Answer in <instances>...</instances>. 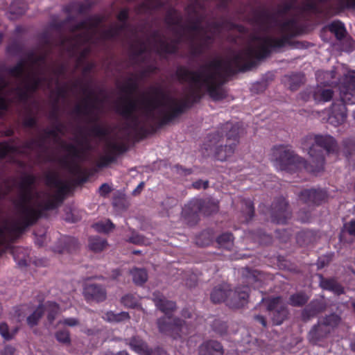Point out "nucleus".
<instances>
[{"label":"nucleus","instance_id":"nucleus-61","mask_svg":"<svg viewBox=\"0 0 355 355\" xmlns=\"http://www.w3.org/2000/svg\"><path fill=\"white\" fill-rule=\"evenodd\" d=\"M1 335L3 337L4 340H9L13 338V336L15 334H1Z\"/></svg>","mask_w":355,"mask_h":355},{"label":"nucleus","instance_id":"nucleus-9","mask_svg":"<svg viewBox=\"0 0 355 355\" xmlns=\"http://www.w3.org/2000/svg\"><path fill=\"white\" fill-rule=\"evenodd\" d=\"M292 212L289 208L288 202L285 198H277L271 205L270 217L276 224H286L291 218Z\"/></svg>","mask_w":355,"mask_h":355},{"label":"nucleus","instance_id":"nucleus-14","mask_svg":"<svg viewBox=\"0 0 355 355\" xmlns=\"http://www.w3.org/2000/svg\"><path fill=\"white\" fill-rule=\"evenodd\" d=\"M199 355H223L224 349L221 343L215 340L204 341L198 347Z\"/></svg>","mask_w":355,"mask_h":355},{"label":"nucleus","instance_id":"nucleus-34","mask_svg":"<svg viewBox=\"0 0 355 355\" xmlns=\"http://www.w3.org/2000/svg\"><path fill=\"white\" fill-rule=\"evenodd\" d=\"M107 320L110 322H121L129 318V314L127 312H121L114 313L112 311H108L106 313Z\"/></svg>","mask_w":355,"mask_h":355},{"label":"nucleus","instance_id":"nucleus-8","mask_svg":"<svg viewBox=\"0 0 355 355\" xmlns=\"http://www.w3.org/2000/svg\"><path fill=\"white\" fill-rule=\"evenodd\" d=\"M267 310L272 312V321L273 324L279 325L288 319L289 311L280 296L263 299Z\"/></svg>","mask_w":355,"mask_h":355},{"label":"nucleus","instance_id":"nucleus-5","mask_svg":"<svg viewBox=\"0 0 355 355\" xmlns=\"http://www.w3.org/2000/svg\"><path fill=\"white\" fill-rule=\"evenodd\" d=\"M341 102L334 103L331 107V112L328 117V122L334 126H338L343 124L347 119V107L344 102L349 98L348 94L352 95L355 92V77L347 76L340 85Z\"/></svg>","mask_w":355,"mask_h":355},{"label":"nucleus","instance_id":"nucleus-49","mask_svg":"<svg viewBox=\"0 0 355 355\" xmlns=\"http://www.w3.org/2000/svg\"><path fill=\"white\" fill-rule=\"evenodd\" d=\"M111 191H112L111 187H110L109 184H107L106 183L103 184L99 188V193H100V195L102 196H105L106 195L110 193L111 192Z\"/></svg>","mask_w":355,"mask_h":355},{"label":"nucleus","instance_id":"nucleus-22","mask_svg":"<svg viewBox=\"0 0 355 355\" xmlns=\"http://www.w3.org/2000/svg\"><path fill=\"white\" fill-rule=\"evenodd\" d=\"M309 300V297L304 291H300L291 295L288 304L294 307H302Z\"/></svg>","mask_w":355,"mask_h":355},{"label":"nucleus","instance_id":"nucleus-35","mask_svg":"<svg viewBox=\"0 0 355 355\" xmlns=\"http://www.w3.org/2000/svg\"><path fill=\"white\" fill-rule=\"evenodd\" d=\"M121 303L130 308H135L138 304L137 298L132 294H127L121 297Z\"/></svg>","mask_w":355,"mask_h":355},{"label":"nucleus","instance_id":"nucleus-27","mask_svg":"<svg viewBox=\"0 0 355 355\" xmlns=\"http://www.w3.org/2000/svg\"><path fill=\"white\" fill-rule=\"evenodd\" d=\"M107 245V241L100 237H91L89 239V249L95 252H98L103 250Z\"/></svg>","mask_w":355,"mask_h":355},{"label":"nucleus","instance_id":"nucleus-31","mask_svg":"<svg viewBox=\"0 0 355 355\" xmlns=\"http://www.w3.org/2000/svg\"><path fill=\"white\" fill-rule=\"evenodd\" d=\"M93 227L101 233H109L112 231L114 228V225L110 220H107L105 222H99L93 225Z\"/></svg>","mask_w":355,"mask_h":355},{"label":"nucleus","instance_id":"nucleus-63","mask_svg":"<svg viewBox=\"0 0 355 355\" xmlns=\"http://www.w3.org/2000/svg\"><path fill=\"white\" fill-rule=\"evenodd\" d=\"M294 46L296 47V48H302L304 47V45L302 42H296L295 44H293Z\"/></svg>","mask_w":355,"mask_h":355},{"label":"nucleus","instance_id":"nucleus-1","mask_svg":"<svg viewBox=\"0 0 355 355\" xmlns=\"http://www.w3.org/2000/svg\"><path fill=\"white\" fill-rule=\"evenodd\" d=\"M249 20L259 32L251 35L248 46L225 59L216 58L200 64L196 71L186 67H178L176 76L181 83L189 85L178 94L171 95L160 85H153L142 93L139 98L132 95L137 90L141 78L154 73L156 68L147 65L140 74H132L118 85L123 94L116 101V112L125 119L115 138L107 140L105 155L98 162L99 167H105L116 159L117 153L124 151L123 141L157 121L160 126L173 120L184 112L202 96L205 89L215 101L226 98L227 92L222 87L226 76L236 71L251 70L256 60L267 57L271 50L280 49L286 44H291L290 38L295 35L297 20L294 18L283 22L277 15L265 8L252 10Z\"/></svg>","mask_w":355,"mask_h":355},{"label":"nucleus","instance_id":"nucleus-17","mask_svg":"<svg viewBox=\"0 0 355 355\" xmlns=\"http://www.w3.org/2000/svg\"><path fill=\"white\" fill-rule=\"evenodd\" d=\"M58 242L63 246L61 248L59 246H55L54 250L59 253L73 252L78 248V242L73 237L65 236L60 239Z\"/></svg>","mask_w":355,"mask_h":355},{"label":"nucleus","instance_id":"nucleus-59","mask_svg":"<svg viewBox=\"0 0 355 355\" xmlns=\"http://www.w3.org/2000/svg\"><path fill=\"white\" fill-rule=\"evenodd\" d=\"M182 315L184 318H190L191 317V313L189 312V311L188 309H186L182 310Z\"/></svg>","mask_w":355,"mask_h":355},{"label":"nucleus","instance_id":"nucleus-36","mask_svg":"<svg viewBox=\"0 0 355 355\" xmlns=\"http://www.w3.org/2000/svg\"><path fill=\"white\" fill-rule=\"evenodd\" d=\"M243 203L245 206V207L243 209V211L245 213V214H246L245 220L248 221V220L252 219V218L254 216V205H253V203L250 200H245L243 201Z\"/></svg>","mask_w":355,"mask_h":355},{"label":"nucleus","instance_id":"nucleus-55","mask_svg":"<svg viewBox=\"0 0 355 355\" xmlns=\"http://www.w3.org/2000/svg\"><path fill=\"white\" fill-rule=\"evenodd\" d=\"M343 145L346 149L349 148L351 147L355 148V141L352 139H345L343 141Z\"/></svg>","mask_w":355,"mask_h":355},{"label":"nucleus","instance_id":"nucleus-18","mask_svg":"<svg viewBox=\"0 0 355 355\" xmlns=\"http://www.w3.org/2000/svg\"><path fill=\"white\" fill-rule=\"evenodd\" d=\"M230 292V288L227 285L216 286L210 294V298L213 303L218 304L223 302L227 303V299Z\"/></svg>","mask_w":355,"mask_h":355},{"label":"nucleus","instance_id":"nucleus-54","mask_svg":"<svg viewBox=\"0 0 355 355\" xmlns=\"http://www.w3.org/2000/svg\"><path fill=\"white\" fill-rule=\"evenodd\" d=\"M312 91V89H310L307 91H305L304 92H302L300 94V96H301V98L304 101H307L311 96H312V94L311 93Z\"/></svg>","mask_w":355,"mask_h":355},{"label":"nucleus","instance_id":"nucleus-38","mask_svg":"<svg viewBox=\"0 0 355 355\" xmlns=\"http://www.w3.org/2000/svg\"><path fill=\"white\" fill-rule=\"evenodd\" d=\"M340 318L336 314H331L323 320V324L326 326L334 327L339 324Z\"/></svg>","mask_w":355,"mask_h":355},{"label":"nucleus","instance_id":"nucleus-12","mask_svg":"<svg viewBox=\"0 0 355 355\" xmlns=\"http://www.w3.org/2000/svg\"><path fill=\"white\" fill-rule=\"evenodd\" d=\"M326 309L327 304L324 300H313L302 311V320L306 322L324 311Z\"/></svg>","mask_w":355,"mask_h":355},{"label":"nucleus","instance_id":"nucleus-3","mask_svg":"<svg viewBox=\"0 0 355 355\" xmlns=\"http://www.w3.org/2000/svg\"><path fill=\"white\" fill-rule=\"evenodd\" d=\"M239 135L237 125L226 123L220 130L209 135L204 149L208 156L219 162H226L235 153L239 144Z\"/></svg>","mask_w":355,"mask_h":355},{"label":"nucleus","instance_id":"nucleus-62","mask_svg":"<svg viewBox=\"0 0 355 355\" xmlns=\"http://www.w3.org/2000/svg\"><path fill=\"white\" fill-rule=\"evenodd\" d=\"M144 186V182H141L137 187V188L134 191V193H136L137 191H141L143 187Z\"/></svg>","mask_w":355,"mask_h":355},{"label":"nucleus","instance_id":"nucleus-19","mask_svg":"<svg viewBox=\"0 0 355 355\" xmlns=\"http://www.w3.org/2000/svg\"><path fill=\"white\" fill-rule=\"evenodd\" d=\"M320 278L322 288L331 291L338 295L344 293V288L335 279L324 278L322 275H320Z\"/></svg>","mask_w":355,"mask_h":355},{"label":"nucleus","instance_id":"nucleus-48","mask_svg":"<svg viewBox=\"0 0 355 355\" xmlns=\"http://www.w3.org/2000/svg\"><path fill=\"white\" fill-rule=\"evenodd\" d=\"M272 238L270 235L263 233L260 236L259 243L262 245H268L272 243Z\"/></svg>","mask_w":355,"mask_h":355},{"label":"nucleus","instance_id":"nucleus-46","mask_svg":"<svg viewBox=\"0 0 355 355\" xmlns=\"http://www.w3.org/2000/svg\"><path fill=\"white\" fill-rule=\"evenodd\" d=\"M192 187L196 189H200L201 188L206 189L209 187V181L208 180L204 181L202 180H198L193 182Z\"/></svg>","mask_w":355,"mask_h":355},{"label":"nucleus","instance_id":"nucleus-64","mask_svg":"<svg viewBox=\"0 0 355 355\" xmlns=\"http://www.w3.org/2000/svg\"><path fill=\"white\" fill-rule=\"evenodd\" d=\"M18 264L20 266H25L27 265L26 263V260L24 259H21L19 261Z\"/></svg>","mask_w":355,"mask_h":355},{"label":"nucleus","instance_id":"nucleus-45","mask_svg":"<svg viewBox=\"0 0 355 355\" xmlns=\"http://www.w3.org/2000/svg\"><path fill=\"white\" fill-rule=\"evenodd\" d=\"M343 228L349 235L355 236V220L345 223Z\"/></svg>","mask_w":355,"mask_h":355},{"label":"nucleus","instance_id":"nucleus-6","mask_svg":"<svg viewBox=\"0 0 355 355\" xmlns=\"http://www.w3.org/2000/svg\"><path fill=\"white\" fill-rule=\"evenodd\" d=\"M271 159L276 168L281 171H291L301 165L306 168L308 164V162L295 154L287 145L274 146L271 148Z\"/></svg>","mask_w":355,"mask_h":355},{"label":"nucleus","instance_id":"nucleus-37","mask_svg":"<svg viewBox=\"0 0 355 355\" xmlns=\"http://www.w3.org/2000/svg\"><path fill=\"white\" fill-rule=\"evenodd\" d=\"M129 243L135 245H148V241L144 236L133 232L132 236L127 240Z\"/></svg>","mask_w":355,"mask_h":355},{"label":"nucleus","instance_id":"nucleus-53","mask_svg":"<svg viewBox=\"0 0 355 355\" xmlns=\"http://www.w3.org/2000/svg\"><path fill=\"white\" fill-rule=\"evenodd\" d=\"M254 320L257 322H259L263 327H266L267 322H266L265 317L260 315H257L254 316Z\"/></svg>","mask_w":355,"mask_h":355},{"label":"nucleus","instance_id":"nucleus-60","mask_svg":"<svg viewBox=\"0 0 355 355\" xmlns=\"http://www.w3.org/2000/svg\"><path fill=\"white\" fill-rule=\"evenodd\" d=\"M232 299H238V296L236 295H235V293H234V291H232L230 288V292H229L228 297H227V300H232Z\"/></svg>","mask_w":355,"mask_h":355},{"label":"nucleus","instance_id":"nucleus-4","mask_svg":"<svg viewBox=\"0 0 355 355\" xmlns=\"http://www.w3.org/2000/svg\"><path fill=\"white\" fill-rule=\"evenodd\" d=\"M301 144L309 155L306 169L313 173L323 171L324 168V154L322 150L318 149V147L322 148L328 155L338 151L336 139L329 135H309L302 139Z\"/></svg>","mask_w":355,"mask_h":355},{"label":"nucleus","instance_id":"nucleus-52","mask_svg":"<svg viewBox=\"0 0 355 355\" xmlns=\"http://www.w3.org/2000/svg\"><path fill=\"white\" fill-rule=\"evenodd\" d=\"M56 339L63 343H69L70 342V334H55Z\"/></svg>","mask_w":355,"mask_h":355},{"label":"nucleus","instance_id":"nucleus-40","mask_svg":"<svg viewBox=\"0 0 355 355\" xmlns=\"http://www.w3.org/2000/svg\"><path fill=\"white\" fill-rule=\"evenodd\" d=\"M171 324L173 328V329H171V331H182L186 323L184 320L179 318H175L173 320L171 319Z\"/></svg>","mask_w":355,"mask_h":355},{"label":"nucleus","instance_id":"nucleus-2","mask_svg":"<svg viewBox=\"0 0 355 355\" xmlns=\"http://www.w3.org/2000/svg\"><path fill=\"white\" fill-rule=\"evenodd\" d=\"M64 124L58 121L54 122L52 129H44L37 138L27 141L22 146L10 145L7 142H1L0 143V158L18 152H34L39 158H41L50 148L55 145H60L67 152V155L62 159V165L72 175L79 177L83 174V170L78 162L84 159L85 152L82 148L73 144H67L61 139L60 135H64Z\"/></svg>","mask_w":355,"mask_h":355},{"label":"nucleus","instance_id":"nucleus-44","mask_svg":"<svg viewBox=\"0 0 355 355\" xmlns=\"http://www.w3.org/2000/svg\"><path fill=\"white\" fill-rule=\"evenodd\" d=\"M49 306L51 308V311L48 313L47 319L50 323H52L58 312L59 306L56 303H51Z\"/></svg>","mask_w":355,"mask_h":355},{"label":"nucleus","instance_id":"nucleus-58","mask_svg":"<svg viewBox=\"0 0 355 355\" xmlns=\"http://www.w3.org/2000/svg\"><path fill=\"white\" fill-rule=\"evenodd\" d=\"M94 67L93 64H88L87 66L85 67L83 69V73L84 76H85L87 73H89Z\"/></svg>","mask_w":355,"mask_h":355},{"label":"nucleus","instance_id":"nucleus-10","mask_svg":"<svg viewBox=\"0 0 355 355\" xmlns=\"http://www.w3.org/2000/svg\"><path fill=\"white\" fill-rule=\"evenodd\" d=\"M326 191L322 189H304L299 194L300 200L309 205H319L327 199Z\"/></svg>","mask_w":355,"mask_h":355},{"label":"nucleus","instance_id":"nucleus-7","mask_svg":"<svg viewBox=\"0 0 355 355\" xmlns=\"http://www.w3.org/2000/svg\"><path fill=\"white\" fill-rule=\"evenodd\" d=\"M219 210L218 202L213 199H194L185 206L183 214L187 218H193L194 221L198 220V214L202 213L209 216L217 213Z\"/></svg>","mask_w":355,"mask_h":355},{"label":"nucleus","instance_id":"nucleus-11","mask_svg":"<svg viewBox=\"0 0 355 355\" xmlns=\"http://www.w3.org/2000/svg\"><path fill=\"white\" fill-rule=\"evenodd\" d=\"M83 295L86 300L101 302L107 298L105 288L98 284H87L83 289Z\"/></svg>","mask_w":355,"mask_h":355},{"label":"nucleus","instance_id":"nucleus-16","mask_svg":"<svg viewBox=\"0 0 355 355\" xmlns=\"http://www.w3.org/2000/svg\"><path fill=\"white\" fill-rule=\"evenodd\" d=\"M311 93L312 94L313 98L317 103L330 101L334 94V92L332 89L322 85H317L312 88Z\"/></svg>","mask_w":355,"mask_h":355},{"label":"nucleus","instance_id":"nucleus-20","mask_svg":"<svg viewBox=\"0 0 355 355\" xmlns=\"http://www.w3.org/2000/svg\"><path fill=\"white\" fill-rule=\"evenodd\" d=\"M130 346L134 351L140 354L154 355L153 349L149 348L145 342L137 340L136 337L131 340Z\"/></svg>","mask_w":355,"mask_h":355},{"label":"nucleus","instance_id":"nucleus-50","mask_svg":"<svg viewBox=\"0 0 355 355\" xmlns=\"http://www.w3.org/2000/svg\"><path fill=\"white\" fill-rule=\"evenodd\" d=\"M299 219L302 223L308 222L311 218V214L309 211H300L298 213Z\"/></svg>","mask_w":355,"mask_h":355},{"label":"nucleus","instance_id":"nucleus-26","mask_svg":"<svg viewBox=\"0 0 355 355\" xmlns=\"http://www.w3.org/2000/svg\"><path fill=\"white\" fill-rule=\"evenodd\" d=\"M214 233L212 230H207L200 233L196 238V243L205 247L209 245L214 240Z\"/></svg>","mask_w":355,"mask_h":355},{"label":"nucleus","instance_id":"nucleus-15","mask_svg":"<svg viewBox=\"0 0 355 355\" xmlns=\"http://www.w3.org/2000/svg\"><path fill=\"white\" fill-rule=\"evenodd\" d=\"M234 291L238 299L227 300V305L232 309H239L248 302L250 288L248 286H238Z\"/></svg>","mask_w":355,"mask_h":355},{"label":"nucleus","instance_id":"nucleus-47","mask_svg":"<svg viewBox=\"0 0 355 355\" xmlns=\"http://www.w3.org/2000/svg\"><path fill=\"white\" fill-rule=\"evenodd\" d=\"M23 124L26 127L32 128L36 124V119L31 116H26L24 119Z\"/></svg>","mask_w":355,"mask_h":355},{"label":"nucleus","instance_id":"nucleus-28","mask_svg":"<svg viewBox=\"0 0 355 355\" xmlns=\"http://www.w3.org/2000/svg\"><path fill=\"white\" fill-rule=\"evenodd\" d=\"M329 31L334 33L336 38L339 40H342L346 34L344 24L338 21H334L330 24Z\"/></svg>","mask_w":355,"mask_h":355},{"label":"nucleus","instance_id":"nucleus-29","mask_svg":"<svg viewBox=\"0 0 355 355\" xmlns=\"http://www.w3.org/2000/svg\"><path fill=\"white\" fill-rule=\"evenodd\" d=\"M44 308L43 305H39L35 311L27 318V324L30 327L37 325L38 321L41 319L44 314Z\"/></svg>","mask_w":355,"mask_h":355},{"label":"nucleus","instance_id":"nucleus-39","mask_svg":"<svg viewBox=\"0 0 355 355\" xmlns=\"http://www.w3.org/2000/svg\"><path fill=\"white\" fill-rule=\"evenodd\" d=\"M212 327L213 330L216 333H225L227 331L226 324L220 320H215L213 322Z\"/></svg>","mask_w":355,"mask_h":355},{"label":"nucleus","instance_id":"nucleus-32","mask_svg":"<svg viewBox=\"0 0 355 355\" xmlns=\"http://www.w3.org/2000/svg\"><path fill=\"white\" fill-rule=\"evenodd\" d=\"M304 76L302 73H295L290 76L289 87L291 90H296L304 83Z\"/></svg>","mask_w":355,"mask_h":355},{"label":"nucleus","instance_id":"nucleus-21","mask_svg":"<svg viewBox=\"0 0 355 355\" xmlns=\"http://www.w3.org/2000/svg\"><path fill=\"white\" fill-rule=\"evenodd\" d=\"M164 5L162 0H145L137 8L138 13H148Z\"/></svg>","mask_w":355,"mask_h":355},{"label":"nucleus","instance_id":"nucleus-23","mask_svg":"<svg viewBox=\"0 0 355 355\" xmlns=\"http://www.w3.org/2000/svg\"><path fill=\"white\" fill-rule=\"evenodd\" d=\"M296 241L300 246H306L315 241V234L311 230H302L297 233Z\"/></svg>","mask_w":355,"mask_h":355},{"label":"nucleus","instance_id":"nucleus-56","mask_svg":"<svg viewBox=\"0 0 355 355\" xmlns=\"http://www.w3.org/2000/svg\"><path fill=\"white\" fill-rule=\"evenodd\" d=\"M154 355H167V352L161 347H156L153 349Z\"/></svg>","mask_w":355,"mask_h":355},{"label":"nucleus","instance_id":"nucleus-43","mask_svg":"<svg viewBox=\"0 0 355 355\" xmlns=\"http://www.w3.org/2000/svg\"><path fill=\"white\" fill-rule=\"evenodd\" d=\"M64 327H76L80 324L79 320L75 318H64L59 322Z\"/></svg>","mask_w":355,"mask_h":355},{"label":"nucleus","instance_id":"nucleus-25","mask_svg":"<svg viewBox=\"0 0 355 355\" xmlns=\"http://www.w3.org/2000/svg\"><path fill=\"white\" fill-rule=\"evenodd\" d=\"M234 237L230 232H225L216 238V242L220 248L231 250L234 245Z\"/></svg>","mask_w":355,"mask_h":355},{"label":"nucleus","instance_id":"nucleus-13","mask_svg":"<svg viewBox=\"0 0 355 355\" xmlns=\"http://www.w3.org/2000/svg\"><path fill=\"white\" fill-rule=\"evenodd\" d=\"M152 300L156 307L166 315L171 314L177 309L175 302L167 300L159 291L153 293Z\"/></svg>","mask_w":355,"mask_h":355},{"label":"nucleus","instance_id":"nucleus-57","mask_svg":"<svg viewBox=\"0 0 355 355\" xmlns=\"http://www.w3.org/2000/svg\"><path fill=\"white\" fill-rule=\"evenodd\" d=\"M0 333H8V326L6 323H0Z\"/></svg>","mask_w":355,"mask_h":355},{"label":"nucleus","instance_id":"nucleus-41","mask_svg":"<svg viewBox=\"0 0 355 355\" xmlns=\"http://www.w3.org/2000/svg\"><path fill=\"white\" fill-rule=\"evenodd\" d=\"M91 131L97 137H105L107 134V130L98 124H94L92 127Z\"/></svg>","mask_w":355,"mask_h":355},{"label":"nucleus","instance_id":"nucleus-30","mask_svg":"<svg viewBox=\"0 0 355 355\" xmlns=\"http://www.w3.org/2000/svg\"><path fill=\"white\" fill-rule=\"evenodd\" d=\"M157 324L160 331H171V329H173L171 324V318L169 316L166 315L159 318Z\"/></svg>","mask_w":355,"mask_h":355},{"label":"nucleus","instance_id":"nucleus-42","mask_svg":"<svg viewBox=\"0 0 355 355\" xmlns=\"http://www.w3.org/2000/svg\"><path fill=\"white\" fill-rule=\"evenodd\" d=\"M11 10L13 12V13L17 15H23L27 10V5L26 3H23L19 8H17V2L13 1L11 4Z\"/></svg>","mask_w":355,"mask_h":355},{"label":"nucleus","instance_id":"nucleus-33","mask_svg":"<svg viewBox=\"0 0 355 355\" xmlns=\"http://www.w3.org/2000/svg\"><path fill=\"white\" fill-rule=\"evenodd\" d=\"M88 6H86L84 3H79V2H75L72 3L70 5H69L66 8V11L67 12H76L78 14H83L87 12L88 10Z\"/></svg>","mask_w":355,"mask_h":355},{"label":"nucleus","instance_id":"nucleus-24","mask_svg":"<svg viewBox=\"0 0 355 355\" xmlns=\"http://www.w3.org/2000/svg\"><path fill=\"white\" fill-rule=\"evenodd\" d=\"M130 274L136 285L141 286L148 280V272L144 268H134L130 270Z\"/></svg>","mask_w":355,"mask_h":355},{"label":"nucleus","instance_id":"nucleus-51","mask_svg":"<svg viewBox=\"0 0 355 355\" xmlns=\"http://www.w3.org/2000/svg\"><path fill=\"white\" fill-rule=\"evenodd\" d=\"M296 1L297 0H292L291 2L284 4V6L280 9V12L282 14H286L293 8Z\"/></svg>","mask_w":355,"mask_h":355}]
</instances>
